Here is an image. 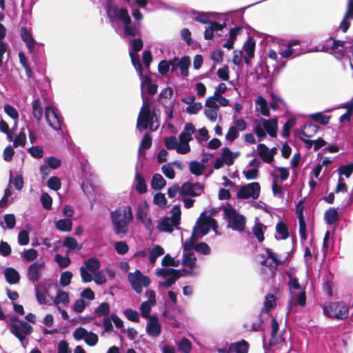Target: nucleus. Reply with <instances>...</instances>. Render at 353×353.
Returning a JSON list of instances; mask_svg holds the SVG:
<instances>
[{"mask_svg":"<svg viewBox=\"0 0 353 353\" xmlns=\"http://www.w3.org/2000/svg\"><path fill=\"white\" fill-rule=\"evenodd\" d=\"M198 226H196L198 229L199 234L203 236L206 235L209 232V228L207 225L206 222L205 221V218L203 217L201 220L199 219L197 221Z\"/></svg>","mask_w":353,"mask_h":353,"instance_id":"53","label":"nucleus"},{"mask_svg":"<svg viewBox=\"0 0 353 353\" xmlns=\"http://www.w3.org/2000/svg\"><path fill=\"white\" fill-rule=\"evenodd\" d=\"M164 142L168 150L175 149L176 150L178 143L176 137L170 136L167 137L165 139Z\"/></svg>","mask_w":353,"mask_h":353,"instance_id":"62","label":"nucleus"},{"mask_svg":"<svg viewBox=\"0 0 353 353\" xmlns=\"http://www.w3.org/2000/svg\"><path fill=\"white\" fill-rule=\"evenodd\" d=\"M54 261L61 268H65L71 263V260L68 256H63L60 254H57L55 255Z\"/></svg>","mask_w":353,"mask_h":353,"instance_id":"44","label":"nucleus"},{"mask_svg":"<svg viewBox=\"0 0 353 353\" xmlns=\"http://www.w3.org/2000/svg\"><path fill=\"white\" fill-rule=\"evenodd\" d=\"M110 304L108 302H103L94 310L95 314L98 316H107L110 314Z\"/></svg>","mask_w":353,"mask_h":353,"instance_id":"39","label":"nucleus"},{"mask_svg":"<svg viewBox=\"0 0 353 353\" xmlns=\"http://www.w3.org/2000/svg\"><path fill=\"white\" fill-rule=\"evenodd\" d=\"M140 310L141 312V316L143 318L150 319V318L152 316L150 315L151 311V304L148 301H144L141 305Z\"/></svg>","mask_w":353,"mask_h":353,"instance_id":"57","label":"nucleus"},{"mask_svg":"<svg viewBox=\"0 0 353 353\" xmlns=\"http://www.w3.org/2000/svg\"><path fill=\"white\" fill-rule=\"evenodd\" d=\"M45 268L44 262L38 261L30 264L27 269V278L32 283L37 282L41 277L42 270Z\"/></svg>","mask_w":353,"mask_h":353,"instance_id":"12","label":"nucleus"},{"mask_svg":"<svg viewBox=\"0 0 353 353\" xmlns=\"http://www.w3.org/2000/svg\"><path fill=\"white\" fill-rule=\"evenodd\" d=\"M117 18L120 19L121 21L123 23V25L132 23L131 18L126 8H121L119 10Z\"/></svg>","mask_w":353,"mask_h":353,"instance_id":"48","label":"nucleus"},{"mask_svg":"<svg viewBox=\"0 0 353 353\" xmlns=\"http://www.w3.org/2000/svg\"><path fill=\"white\" fill-rule=\"evenodd\" d=\"M173 90L171 87H167L162 90L158 96V101L162 106L168 105L167 100L172 101Z\"/></svg>","mask_w":353,"mask_h":353,"instance_id":"20","label":"nucleus"},{"mask_svg":"<svg viewBox=\"0 0 353 353\" xmlns=\"http://www.w3.org/2000/svg\"><path fill=\"white\" fill-rule=\"evenodd\" d=\"M259 150V156L262 161L267 163L272 162L268 148L264 143H259L257 146Z\"/></svg>","mask_w":353,"mask_h":353,"instance_id":"24","label":"nucleus"},{"mask_svg":"<svg viewBox=\"0 0 353 353\" xmlns=\"http://www.w3.org/2000/svg\"><path fill=\"white\" fill-rule=\"evenodd\" d=\"M85 268L92 274H95L100 268V261L97 258L92 257L85 261Z\"/></svg>","mask_w":353,"mask_h":353,"instance_id":"30","label":"nucleus"},{"mask_svg":"<svg viewBox=\"0 0 353 353\" xmlns=\"http://www.w3.org/2000/svg\"><path fill=\"white\" fill-rule=\"evenodd\" d=\"M261 186L258 182H252L244 185H242L237 192L236 196L238 199H247L252 197L256 199L260 194Z\"/></svg>","mask_w":353,"mask_h":353,"instance_id":"7","label":"nucleus"},{"mask_svg":"<svg viewBox=\"0 0 353 353\" xmlns=\"http://www.w3.org/2000/svg\"><path fill=\"white\" fill-rule=\"evenodd\" d=\"M255 103L260 106V112L263 116L270 117V109L264 97L259 96L255 101Z\"/></svg>","mask_w":353,"mask_h":353,"instance_id":"32","label":"nucleus"},{"mask_svg":"<svg viewBox=\"0 0 353 353\" xmlns=\"http://www.w3.org/2000/svg\"><path fill=\"white\" fill-rule=\"evenodd\" d=\"M38 256V252L35 249L30 248L23 252V258L27 261H33Z\"/></svg>","mask_w":353,"mask_h":353,"instance_id":"59","label":"nucleus"},{"mask_svg":"<svg viewBox=\"0 0 353 353\" xmlns=\"http://www.w3.org/2000/svg\"><path fill=\"white\" fill-rule=\"evenodd\" d=\"M225 216L230 221L231 228L234 230L242 232L245 227V218L236 212V210L232 207L224 208Z\"/></svg>","mask_w":353,"mask_h":353,"instance_id":"6","label":"nucleus"},{"mask_svg":"<svg viewBox=\"0 0 353 353\" xmlns=\"http://www.w3.org/2000/svg\"><path fill=\"white\" fill-rule=\"evenodd\" d=\"M205 166L198 161H192L190 163V171L195 176H200L202 174Z\"/></svg>","mask_w":353,"mask_h":353,"instance_id":"33","label":"nucleus"},{"mask_svg":"<svg viewBox=\"0 0 353 353\" xmlns=\"http://www.w3.org/2000/svg\"><path fill=\"white\" fill-rule=\"evenodd\" d=\"M178 348L183 353H190L192 350V343L185 337H183L178 343Z\"/></svg>","mask_w":353,"mask_h":353,"instance_id":"40","label":"nucleus"},{"mask_svg":"<svg viewBox=\"0 0 353 353\" xmlns=\"http://www.w3.org/2000/svg\"><path fill=\"white\" fill-rule=\"evenodd\" d=\"M119 10L117 7L114 5L112 1L109 0L106 3V12L107 16L111 21H114L117 17Z\"/></svg>","mask_w":353,"mask_h":353,"instance_id":"26","label":"nucleus"},{"mask_svg":"<svg viewBox=\"0 0 353 353\" xmlns=\"http://www.w3.org/2000/svg\"><path fill=\"white\" fill-rule=\"evenodd\" d=\"M111 219L114 225V230L117 234H125L127 227L133 219L132 208L129 205L124 206L122 210H117L111 212Z\"/></svg>","mask_w":353,"mask_h":353,"instance_id":"2","label":"nucleus"},{"mask_svg":"<svg viewBox=\"0 0 353 353\" xmlns=\"http://www.w3.org/2000/svg\"><path fill=\"white\" fill-rule=\"evenodd\" d=\"M35 295L38 303L41 305H46L47 303L46 296L49 294L48 290L45 288L43 290H39L35 288Z\"/></svg>","mask_w":353,"mask_h":353,"instance_id":"43","label":"nucleus"},{"mask_svg":"<svg viewBox=\"0 0 353 353\" xmlns=\"http://www.w3.org/2000/svg\"><path fill=\"white\" fill-rule=\"evenodd\" d=\"M42 206L46 210H49L52 207V199L48 193H43L41 196Z\"/></svg>","mask_w":353,"mask_h":353,"instance_id":"56","label":"nucleus"},{"mask_svg":"<svg viewBox=\"0 0 353 353\" xmlns=\"http://www.w3.org/2000/svg\"><path fill=\"white\" fill-rule=\"evenodd\" d=\"M169 67L171 66V72H174L180 68L181 74L186 77L188 75V69L190 65V59L188 56H183L181 59L178 57H174L168 61Z\"/></svg>","mask_w":353,"mask_h":353,"instance_id":"8","label":"nucleus"},{"mask_svg":"<svg viewBox=\"0 0 353 353\" xmlns=\"http://www.w3.org/2000/svg\"><path fill=\"white\" fill-rule=\"evenodd\" d=\"M135 181H137L135 189L137 192L141 194L145 193L147 192V185L145 183L144 177L141 173H136Z\"/></svg>","mask_w":353,"mask_h":353,"instance_id":"23","label":"nucleus"},{"mask_svg":"<svg viewBox=\"0 0 353 353\" xmlns=\"http://www.w3.org/2000/svg\"><path fill=\"white\" fill-rule=\"evenodd\" d=\"M84 341L89 346H94L99 341V338L97 334L94 332H88Z\"/></svg>","mask_w":353,"mask_h":353,"instance_id":"58","label":"nucleus"},{"mask_svg":"<svg viewBox=\"0 0 353 353\" xmlns=\"http://www.w3.org/2000/svg\"><path fill=\"white\" fill-rule=\"evenodd\" d=\"M45 117L48 124L54 130H59L61 128V117L57 113L56 109L48 105L45 109Z\"/></svg>","mask_w":353,"mask_h":353,"instance_id":"11","label":"nucleus"},{"mask_svg":"<svg viewBox=\"0 0 353 353\" xmlns=\"http://www.w3.org/2000/svg\"><path fill=\"white\" fill-rule=\"evenodd\" d=\"M53 302L56 305H58L61 303L65 305L68 304L69 303V295L67 292L59 290Z\"/></svg>","mask_w":353,"mask_h":353,"instance_id":"41","label":"nucleus"},{"mask_svg":"<svg viewBox=\"0 0 353 353\" xmlns=\"http://www.w3.org/2000/svg\"><path fill=\"white\" fill-rule=\"evenodd\" d=\"M63 245L68 248L70 250H73L77 248L78 243L75 238L67 236L63 240Z\"/></svg>","mask_w":353,"mask_h":353,"instance_id":"54","label":"nucleus"},{"mask_svg":"<svg viewBox=\"0 0 353 353\" xmlns=\"http://www.w3.org/2000/svg\"><path fill=\"white\" fill-rule=\"evenodd\" d=\"M20 36L22 41L26 43L28 52H32L36 41L32 37L31 31L28 30L26 27L22 26L20 28Z\"/></svg>","mask_w":353,"mask_h":353,"instance_id":"13","label":"nucleus"},{"mask_svg":"<svg viewBox=\"0 0 353 353\" xmlns=\"http://www.w3.org/2000/svg\"><path fill=\"white\" fill-rule=\"evenodd\" d=\"M221 159H224V162L228 165H232L233 163V152L227 147L222 148Z\"/></svg>","mask_w":353,"mask_h":353,"instance_id":"42","label":"nucleus"},{"mask_svg":"<svg viewBox=\"0 0 353 353\" xmlns=\"http://www.w3.org/2000/svg\"><path fill=\"white\" fill-rule=\"evenodd\" d=\"M47 165L52 169H57L61 165V161L56 157H50L45 159Z\"/></svg>","mask_w":353,"mask_h":353,"instance_id":"60","label":"nucleus"},{"mask_svg":"<svg viewBox=\"0 0 353 353\" xmlns=\"http://www.w3.org/2000/svg\"><path fill=\"white\" fill-rule=\"evenodd\" d=\"M48 185L51 190L57 191L61 186V180L58 176H51L48 181Z\"/></svg>","mask_w":353,"mask_h":353,"instance_id":"50","label":"nucleus"},{"mask_svg":"<svg viewBox=\"0 0 353 353\" xmlns=\"http://www.w3.org/2000/svg\"><path fill=\"white\" fill-rule=\"evenodd\" d=\"M296 44H299L298 41H294L289 43L287 48L281 52L280 54H281V57L283 58H288L290 56L294 55V50L292 48V46Z\"/></svg>","mask_w":353,"mask_h":353,"instance_id":"52","label":"nucleus"},{"mask_svg":"<svg viewBox=\"0 0 353 353\" xmlns=\"http://www.w3.org/2000/svg\"><path fill=\"white\" fill-rule=\"evenodd\" d=\"M192 249H194L196 252L204 255L209 254L211 252L210 248L205 242H201L199 243L196 244L192 248Z\"/></svg>","mask_w":353,"mask_h":353,"instance_id":"49","label":"nucleus"},{"mask_svg":"<svg viewBox=\"0 0 353 353\" xmlns=\"http://www.w3.org/2000/svg\"><path fill=\"white\" fill-rule=\"evenodd\" d=\"M10 330L21 342L23 341L27 334L32 332V327L26 321H21L20 326L16 323H10Z\"/></svg>","mask_w":353,"mask_h":353,"instance_id":"9","label":"nucleus"},{"mask_svg":"<svg viewBox=\"0 0 353 353\" xmlns=\"http://www.w3.org/2000/svg\"><path fill=\"white\" fill-rule=\"evenodd\" d=\"M166 185V181L160 174H154L151 181V187L155 190H161Z\"/></svg>","mask_w":353,"mask_h":353,"instance_id":"21","label":"nucleus"},{"mask_svg":"<svg viewBox=\"0 0 353 353\" xmlns=\"http://www.w3.org/2000/svg\"><path fill=\"white\" fill-rule=\"evenodd\" d=\"M204 191V185L200 183L186 181L181 185L180 194L182 196H198Z\"/></svg>","mask_w":353,"mask_h":353,"instance_id":"10","label":"nucleus"},{"mask_svg":"<svg viewBox=\"0 0 353 353\" xmlns=\"http://www.w3.org/2000/svg\"><path fill=\"white\" fill-rule=\"evenodd\" d=\"M148 334L152 336L157 337L160 335L161 332V325L159 322V318L156 315H152L146 326Z\"/></svg>","mask_w":353,"mask_h":353,"instance_id":"14","label":"nucleus"},{"mask_svg":"<svg viewBox=\"0 0 353 353\" xmlns=\"http://www.w3.org/2000/svg\"><path fill=\"white\" fill-rule=\"evenodd\" d=\"M143 105L140 109L137 121V128L143 131L148 128L152 132L157 130L159 127V117L153 110H151L150 99L142 96Z\"/></svg>","mask_w":353,"mask_h":353,"instance_id":"1","label":"nucleus"},{"mask_svg":"<svg viewBox=\"0 0 353 353\" xmlns=\"http://www.w3.org/2000/svg\"><path fill=\"white\" fill-rule=\"evenodd\" d=\"M339 172L340 174L345 175V177L349 178L353 172V163L341 165L339 168Z\"/></svg>","mask_w":353,"mask_h":353,"instance_id":"55","label":"nucleus"},{"mask_svg":"<svg viewBox=\"0 0 353 353\" xmlns=\"http://www.w3.org/2000/svg\"><path fill=\"white\" fill-rule=\"evenodd\" d=\"M236 353H248L249 350V343L244 339L241 341L232 344Z\"/></svg>","mask_w":353,"mask_h":353,"instance_id":"35","label":"nucleus"},{"mask_svg":"<svg viewBox=\"0 0 353 353\" xmlns=\"http://www.w3.org/2000/svg\"><path fill=\"white\" fill-rule=\"evenodd\" d=\"M276 298L272 294H268L265 299L263 303V308L262 309L263 312L268 313L271 309L275 305Z\"/></svg>","mask_w":353,"mask_h":353,"instance_id":"34","label":"nucleus"},{"mask_svg":"<svg viewBox=\"0 0 353 353\" xmlns=\"http://www.w3.org/2000/svg\"><path fill=\"white\" fill-rule=\"evenodd\" d=\"M319 127L312 122H307L303 127L301 134L307 138H311L319 131Z\"/></svg>","mask_w":353,"mask_h":353,"instance_id":"18","label":"nucleus"},{"mask_svg":"<svg viewBox=\"0 0 353 353\" xmlns=\"http://www.w3.org/2000/svg\"><path fill=\"white\" fill-rule=\"evenodd\" d=\"M130 57L131 59V62H132L133 66L134 67V68L136 69V70L137 71L139 77L142 78L143 77V68H142V65H141V61L139 59V54L130 52Z\"/></svg>","mask_w":353,"mask_h":353,"instance_id":"31","label":"nucleus"},{"mask_svg":"<svg viewBox=\"0 0 353 353\" xmlns=\"http://www.w3.org/2000/svg\"><path fill=\"white\" fill-rule=\"evenodd\" d=\"M172 217L164 216L157 226L161 232L171 233L173 232V226L177 227L180 224L181 209L179 205H174L171 210Z\"/></svg>","mask_w":353,"mask_h":353,"instance_id":"4","label":"nucleus"},{"mask_svg":"<svg viewBox=\"0 0 353 353\" xmlns=\"http://www.w3.org/2000/svg\"><path fill=\"white\" fill-rule=\"evenodd\" d=\"M271 99L272 101L270 103V107L273 110H277L279 109V103L285 105V101L274 93L271 94Z\"/></svg>","mask_w":353,"mask_h":353,"instance_id":"51","label":"nucleus"},{"mask_svg":"<svg viewBox=\"0 0 353 353\" xmlns=\"http://www.w3.org/2000/svg\"><path fill=\"white\" fill-rule=\"evenodd\" d=\"M152 143V136L149 133H145L143 139L141 141L139 151L140 152L141 149L143 150H148Z\"/></svg>","mask_w":353,"mask_h":353,"instance_id":"46","label":"nucleus"},{"mask_svg":"<svg viewBox=\"0 0 353 353\" xmlns=\"http://www.w3.org/2000/svg\"><path fill=\"white\" fill-rule=\"evenodd\" d=\"M72 278V273L70 271H65L61 274L60 284L62 286H68Z\"/></svg>","mask_w":353,"mask_h":353,"instance_id":"61","label":"nucleus"},{"mask_svg":"<svg viewBox=\"0 0 353 353\" xmlns=\"http://www.w3.org/2000/svg\"><path fill=\"white\" fill-rule=\"evenodd\" d=\"M186 252L183 254L182 264L186 267L190 268L192 270L195 266L196 262V256L194 252L190 251H185Z\"/></svg>","mask_w":353,"mask_h":353,"instance_id":"22","label":"nucleus"},{"mask_svg":"<svg viewBox=\"0 0 353 353\" xmlns=\"http://www.w3.org/2000/svg\"><path fill=\"white\" fill-rule=\"evenodd\" d=\"M296 123V119L294 118L289 119L283 125L281 136L284 138L289 137L291 129Z\"/></svg>","mask_w":353,"mask_h":353,"instance_id":"38","label":"nucleus"},{"mask_svg":"<svg viewBox=\"0 0 353 353\" xmlns=\"http://www.w3.org/2000/svg\"><path fill=\"white\" fill-rule=\"evenodd\" d=\"M3 109L5 113L8 116L15 120V123H17L19 119V113L17 109L10 104H6L3 107Z\"/></svg>","mask_w":353,"mask_h":353,"instance_id":"45","label":"nucleus"},{"mask_svg":"<svg viewBox=\"0 0 353 353\" xmlns=\"http://www.w3.org/2000/svg\"><path fill=\"white\" fill-rule=\"evenodd\" d=\"M4 222L8 229H13L16 225V219L13 214H6L3 217Z\"/></svg>","mask_w":353,"mask_h":353,"instance_id":"64","label":"nucleus"},{"mask_svg":"<svg viewBox=\"0 0 353 353\" xmlns=\"http://www.w3.org/2000/svg\"><path fill=\"white\" fill-rule=\"evenodd\" d=\"M3 274L6 281L10 284H16L19 282L20 274L14 268H6L3 271Z\"/></svg>","mask_w":353,"mask_h":353,"instance_id":"16","label":"nucleus"},{"mask_svg":"<svg viewBox=\"0 0 353 353\" xmlns=\"http://www.w3.org/2000/svg\"><path fill=\"white\" fill-rule=\"evenodd\" d=\"M325 220L329 225L334 224L339 220V214L335 208H330L325 213Z\"/></svg>","mask_w":353,"mask_h":353,"instance_id":"28","label":"nucleus"},{"mask_svg":"<svg viewBox=\"0 0 353 353\" xmlns=\"http://www.w3.org/2000/svg\"><path fill=\"white\" fill-rule=\"evenodd\" d=\"M310 117L315 122L325 125L329 123L331 116H327L322 112L314 113L310 115Z\"/></svg>","mask_w":353,"mask_h":353,"instance_id":"27","label":"nucleus"},{"mask_svg":"<svg viewBox=\"0 0 353 353\" xmlns=\"http://www.w3.org/2000/svg\"><path fill=\"white\" fill-rule=\"evenodd\" d=\"M324 314L336 319L347 318L349 309L343 302H329L323 306Z\"/></svg>","mask_w":353,"mask_h":353,"instance_id":"3","label":"nucleus"},{"mask_svg":"<svg viewBox=\"0 0 353 353\" xmlns=\"http://www.w3.org/2000/svg\"><path fill=\"white\" fill-rule=\"evenodd\" d=\"M55 225L61 232H70L72 229V222L69 219H59L55 223Z\"/></svg>","mask_w":353,"mask_h":353,"instance_id":"25","label":"nucleus"},{"mask_svg":"<svg viewBox=\"0 0 353 353\" xmlns=\"http://www.w3.org/2000/svg\"><path fill=\"white\" fill-rule=\"evenodd\" d=\"M43 114V110L41 105V102L40 99L37 98L32 101V115L38 123L41 122Z\"/></svg>","mask_w":353,"mask_h":353,"instance_id":"19","label":"nucleus"},{"mask_svg":"<svg viewBox=\"0 0 353 353\" xmlns=\"http://www.w3.org/2000/svg\"><path fill=\"white\" fill-rule=\"evenodd\" d=\"M276 232L281 235V239L283 240L287 239L289 236L288 228L287 225L283 222L279 221L276 225Z\"/></svg>","mask_w":353,"mask_h":353,"instance_id":"36","label":"nucleus"},{"mask_svg":"<svg viewBox=\"0 0 353 353\" xmlns=\"http://www.w3.org/2000/svg\"><path fill=\"white\" fill-rule=\"evenodd\" d=\"M128 279L132 289L138 294L142 292L143 286L148 287L150 283V278L143 275L139 270H136L134 273L130 272Z\"/></svg>","mask_w":353,"mask_h":353,"instance_id":"5","label":"nucleus"},{"mask_svg":"<svg viewBox=\"0 0 353 353\" xmlns=\"http://www.w3.org/2000/svg\"><path fill=\"white\" fill-rule=\"evenodd\" d=\"M277 118L271 119L266 120L265 119H261L259 121H261V125L266 132L271 137H276L277 135L278 130V121Z\"/></svg>","mask_w":353,"mask_h":353,"instance_id":"15","label":"nucleus"},{"mask_svg":"<svg viewBox=\"0 0 353 353\" xmlns=\"http://www.w3.org/2000/svg\"><path fill=\"white\" fill-rule=\"evenodd\" d=\"M123 314L125 317L130 321L137 323L140 320V315L139 312L132 309H125L123 311Z\"/></svg>","mask_w":353,"mask_h":353,"instance_id":"47","label":"nucleus"},{"mask_svg":"<svg viewBox=\"0 0 353 353\" xmlns=\"http://www.w3.org/2000/svg\"><path fill=\"white\" fill-rule=\"evenodd\" d=\"M255 46V39L253 37H249L248 40L243 44L245 55L249 57H254Z\"/></svg>","mask_w":353,"mask_h":353,"instance_id":"29","label":"nucleus"},{"mask_svg":"<svg viewBox=\"0 0 353 353\" xmlns=\"http://www.w3.org/2000/svg\"><path fill=\"white\" fill-rule=\"evenodd\" d=\"M30 237L28 231L21 230L18 234V242L21 245H26L29 243Z\"/></svg>","mask_w":353,"mask_h":353,"instance_id":"63","label":"nucleus"},{"mask_svg":"<svg viewBox=\"0 0 353 353\" xmlns=\"http://www.w3.org/2000/svg\"><path fill=\"white\" fill-rule=\"evenodd\" d=\"M202 237L198 232L196 226H194L190 237L183 243V251H190L192 248L196 245L195 243L199 238Z\"/></svg>","mask_w":353,"mask_h":353,"instance_id":"17","label":"nucleus"},{"mask_svg":"<svg viewBox=\"0 0 353 353\" xmlns=\"http://www.w3.org/2000/svg\"><path fill=\"white\" fill-rule=\"evenodd\" d=\"M263 228H265L266 227L261 223H257L252 228L253 234L259 242H262L264 240Z\"/></svg>","mask_w":353,"mask_h":353,"instance_id":"37","label":"nucleus"}]
</instances>
